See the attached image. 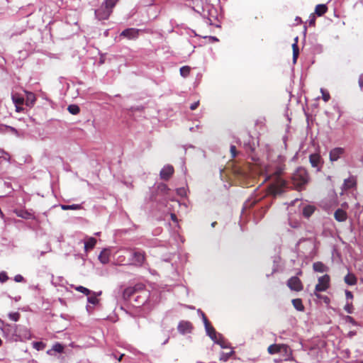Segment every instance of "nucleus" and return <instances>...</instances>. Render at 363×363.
<instances>
[{
  "instance_id": "43",
  "label": "nucleus",
  "mask_w": 363,
  "mask_h": 363,
  "mask_svg": "<svg viewBox=\"0 0 363 363\" xmlns=\"http://www.w3.org/2000/svg\"><path fill=\"white\" fill-rule=\"evenodd\" d=\"M9 279V277L7 276L5 272H0V282L4 283Z\"/></svg>"
},
{
  "instance_id": "6",
  "label": "nucleus",
  "mask_w": 363,
  "mask_h": 363,
  "mask_svg": "<svg viewBox=\"0 0 363 363\" xmlns=\"http://www.w3.org/2000/svg\"><path fill=\"white\" fill-rule=\"evenodd\" d=\"M330 276L325 274L318 278V283L315 287L314 294L319 297L318 292L325 291L330 286Z\"/></svg>"
},
{
  "instance_id": "29",
  "label": "nucleus",
  "mask_w": 363,
  "mask_h": 363,
  "mask_svg": "<svg viewBox=\"0 0 363 363\" xmlns=\"http://www.w3.org/2000/svg\"><path fill=\"white\" fill-rule=\"evenodd\" d=\"M93 294L87 298V301L89 303L96 305L99 303V300L97 298V294L95 292L92 293ZM101 292L100 291L98 295H100Z\"/></svg>"
},
{
  "instance_id": "55",
  "label": "nucleus",
  "mask_w": 363,
  "mask_h": 363,
  "mask_svg": "<svg viewBox=\"0 0 363 363\" xmlns=\"http://www.w3.org/2000/svg\"><path fill=\"white\" fill-rule=\"evenodd\" d=\"M212 42H217L218 41V39L215 36H209L208 37Z\"/></svg>"
},
{
  "instance_id": "50",
  "label": "nucleus",
  "mask_w": 363,
  "mask_h": 363,
  "mask_svg": "<svg viewBox=\"0 0 363 363\" xmlns=\"http://www.w3.org/2000/svg\"><path fill=\"white\" fill-rule=\"evenodd\" d=\"M310 242V244H311L312 246H313V240H312L311 239L301 238V239H300V240H299V241H298V244H301V242Z\"/></svg>"
},
{
  "instance_id": "7",
  "label": "nucleus",
  "mask_w": 363,
  "mask_h": 363,
  "mask_svg": "<svg viewBox=\"0 0 363 363\" xmlns=\"http://www.w3.org/2000/svg\"><path fill=\"white\" fill-rule=\"evenodd\" d=\"M309 162L312 167L315 168L316 172H320L323 165V160L318 153L311 154Z\"/></svg>"
},
{
  "instance_id": "42",
  "label": "nucleus",
  "mask_w": 363,
  "mask_h": 363,
  "mask_svg": "<svg viewBox=\"0 0 363 363\" xmlns=\"http://www.w3.org/2000/svg\"><path fill=\"white\" fill-rule=\"evenodd\" d=\"M345 311L347 313H353V306L352 303H347V304L344 307Z\"/></svg>"
},
{
  "instance_id": "35",
  "label": "nucleus",
  "mask_w": 363,
  "mask_h": 363,
  "mask_svg": "<svg viewBox=\"0 0 363 363\" xmlns=\"http://www.w3.org/2000/svg\"><path fill=\"white\" fill-rule=\"evenodd\" d=\"M17 216L25 219H30L33 218L32 213H29L27 211H22L20 213H17Z\"/></svg>"
},
{
  "instance_id": "52",
  "label": "nucleus",
  "mask_w": 363,
  "mask_h": 363,
  "mask_svg": "<svg viewBox=\"0 0 363 363\" xmlns=\"http://www.w3.org/2000/svg\"><path fill=\"white\" fill-rule=\"evenodd\" d=\"M199 101H196V102L193 103L190 106L191 110H195L199 106Z\"/></svg>"
},
{
  "instance_id": "9",
  "label": "nucleus",
  "mask_w": 363,
  "mask_h": 363,
  "mask_svg": "<svg viewBox=\"0 0 363 363\" xmlns=\"http://www.w3.org/2000/svg\"><path fill=\"white\" fill-rule=\"evenodd\" d=\"M288 287L295 291H300L303 289V284L300 279L297 277H291L287 281Z\"/></svg>"
},
{
  "instance_id": "46",
  "label": "nucleus",
  "mask_w": 363,
  "mask_h": 363,
  "mask_svg": "<svg viewBox=\"0 0 363 363\" xmlns=\"http://www.w3.org/2000/svg\"><path fill=\"white\" fill-rule=\"evenodd\" d=\"M308 24L309 26H315V17L314 16V14H311L309 17V19H308Z\"/></svg>"
},
{
  "instance_id": "8",
  "label": "nucleus",
  "mask_w": 363,
  "mask_h": 363,
  "mask_svg": "<svg viewBox=\"0 0 363 363\" xmlns=\"http://www.w3.org/2000/svg\"><path fill=\"white\" fill-rule=\"evenodd\" d=\"M141 32H143V30L141 29L129 28L123 30L121 33L120 36L127 38L128 40H135L139 37Z\"/></svg>"
},
{
  "instance_id": "13",
  "label": "nucleus",
  "mask_w": 363,
  "mask_h": 363,
  "mask_svg": "<svg viewBox=\"0 0 363 363\" xmlns=\"http://www.w3.org/2000/svg\"><path fill=\"white\" fill-rule=\"evenodd\" d=\"M205 330H206V334L210 337V338L213 341H214L215 343H219L218 338H220V339L223 338L222 335L219 333H217L216 330L214 329V328L211 325H210Z\"/></svg>"
},
{
  "instance_id": "33",
  "label": "nucleus",
  "mask_w": 363,
  "mask_h": 363,
  "mask_svg": "<svg viewBox=\"0 0 363 363\" xmlns=\"http://www.w3.org/2000/svg\"><path fill=\"white\" fill-rule=\"evenodd\" d=\"M12 100L15 105H22L24 102V99L18 95H13Z\"/></svg>"
},
{
  "instance_id": "19",
  "label": "nucleus",
  "mask_w": 363,
  "mask_h": 363,
  "mask_svg": "<svg viewBox=\"0 0 363 363\" xmlns=\"http://www.w3.org/2000/svg\"><path fill=\"white\" fill-rule=\"evenodd\" d=\"M313 268L315 272H325L328 270V267L320 262H314L313 264Z\"/></svg>"
},
{
  "instance_id": "54",
  "label": "nucleus",
  "mask_w": 363,
  "mask_h": 363,
  "mask_svg": "<svg viewBox=\"0 0 363 363\" xmlns=\"http://www.w3.org/2000/svg\"><path fill=\"white\" fill-rule=\"evenodd\" d=\"M358 82H359V86L361 87V89H362V87H363V77H362V75H361L359 77Z\"/></svg>"
},
{
  "instance_id": "41",
  "label": "nucleus",
  "mask_w": 363,
  "mask_h": 363,
  "mask_svg": "<svg viewBox=\"0 0 363 363\" xmlns=\"http://www.w3.org/2000/svg\"><path fill=\"white\" fill-rule=\"evenodd\" d=\"M136 290V287L128 288L125 290V295H128V296H133L135 294Z\"/></svg>"
},
{
  "instance_id": "28",
  "label": "nucleus",
  "mask_w": 363,
  "mask_h": 363,
  "mask_svg": "<svg viewBox=\"0 0 363 363\" xmlns=\"http://www.w3.org/2000/svg\"><path fill=\"white\" fill-rule=\"evenodd\" d=\"M63 350H64V347L60 344V343H55L52 349L50 350H48V353L49 354H52V352L54 351V352H58V353H61L63 352Z\"/></svg>"
},
{
  "instance_id": "63",
  "label": "nucleus",
  "mask_w": 363,
  "mask_h": 363,
  "mask_svg": "<svg viewBox=\"0 0 363 363\" xmlns=\"http://www.w3.org/2000/svg\"><path fill=\"white\" fill-rule=\"evenodd\" d=\"M123 354L120 355V357H118V360L121 361L123 358Z\"/></svg>"
},
{
  "instance_id": "17",
  "label": "nucleus",
  "mask_w": 363,
  "mask_h": 363,
  "mask_svg": "<svg viewBox=\"0 0 363 363\" xmlns=\"http://www.w3.org/2000/svg\"><path fill=\"white\" fill-rule=\"evenodd\" d=\"M26 104L28 106H33L35 102V96L32 92L26 91Z\"/></svg>"
},
{
  "instance_id": "10",
  "label": "nucleus",
  "mask_w": 363,
  "mask_h": 363,
  "mask_svg": "<svg viewBox=\"0 0 363 363\" xmlns=\"http://www.w3.org/2000/svg\"><path fill=\"white\" fill-rule=\"evenodd\" d=\"M3 325V328H1V330L3 333L8 335L11 336V339L13 340V337H16V334L17 333L16 332L17 330H16L15 328H13V326H18L16 324H6L4 325V323L0 320Z\"/></svg>"
},
{
  "instance_id": "60",
  "label": "nucleus",
  "mask_w": 363,
  "mask_h": 363,
  "mask_svg": "<svg viewBox=\"0 0 363 363\" xmlns=\"http://www.w3.org/2000/svg\"><path fill=\"white\" fill-rule=\"evenodd\" d=\"M117 260L119 262H123L124 261V258H123L122 256H118Z\"/></svg>"
},
{
  "instance_id": "40",
  "label": "nucleus",
  "mask_w": 363,
  "mask_h": 363,
  "mask_svg": "<svg viewBox=\"0 0 363 363\" xmlns=\"http://www.w3.org/2000/svg\"><path fill=\"white\" fill-rule=\"evenodd\" d=\"M320 91L322 93V98L323 101L325 102L328 101L330 98V94L328 91H325L323 89H321Z\"/></svg>"
},
{
  "instance_id": "39",
  "label": "nucleus",
  "mask_w": 363,
  "mask_h": 363,
  "mask_svg": "<svg viewBox=\"0 0 363 363\" xmlns=\"http://www.w3.org/2000/svg\"><path fill=\"white\" fill-rule=\"evenodd\" d=\"M233 353V351H231L228 353H224L223 352L220 357V360L221 361H223V362H226L228 360V359L230 357V356L232 355V354Z\"/></svg>"
},
{
  "instance_id": "21",
  "label": "nucleus",
  "mask_w": 363,
  "mask_h": 363,
  "mask_svg": "<svg viewBox=\"0 0 363 363\" xmlns=\"http://www.w3.org/2000/svg\"><path fill=\"white\" fill-rule=\"evenodd\" d=\"M96 243V240L94 238H89L85 242H84V249L86 251H89L91 249H93Z\"/></svg>"
},
{
  "instance_id": "5",
  "label": "nucleus",
  "mask_w": 363,
  "mask_h": 363,
  "mask_svg": "<svg viewBox=\"0 0 363 363\" xmlns=\"http://www.w3.org/2000/svg\"><path fill=\"white\" fill-rule=\"evenodd\" d=\"M13 328L17 330L16 331L17 334H16V337H13V341H24L31 338V333L26 326L18 325V326H13Z\"/></svg>"
},
{
  "instance_id": "44",
  "label": "nucleus",
  "mask_w": 363,
  "mask_h": 363,
  "mask_svg": "<svg viewBox=\"0 0 363 363\" xmlns=\"http://www.w3.org/2000/svg\"><path fill=\"white\" fill-rule=\"evenodd\" d=\"M230 153H231V157L233 158L235 157L238 155V152L236 151V147L235 145H230Z\"/></svg>"
},
{
  "instance_id": "31",
  "label": "nucleus",
  "mask_w": 363,
  "mask_h": 363,
  "mask_svg": "<svg viewBox=\"0 0 363 363\" xmlns=\"http://www.w3.org/2000/svg\"><path fill=\"white\" fill-rule=\"evenodd\" d=\"M292 48H293V62H294V63H296L297 58L298 57V55H299V50H298V45H296V43H293Z\"/></svg>"
},
{
  "instance_id": "22",
  "label": "nucleus",
  "mask_w": 363,
  "mask_h": 363,
  "mask_svg": "<svg viewBox=\"0 0 363 363\" xmlns=\"http://www.w3.org/2000/svg\"><path fill=\"white\" fill-rule=\"evenodd\" d=\"M328 11V7L325 4H318L315 9V13L318 16L324 15Z\"/></svg>"
},
{
  "instance_id": "58",
  "label": "nucleus",
  "mask_w": 363,
  "mask_h": 363,
  "mask_svg": "<svg viewBox=\"0 0 363 363\" xmlns=\"http://www.w3.org/2000/svg\"><path fill=\"white\" fill-rule=\"evenodd\" d=\"M4 155H6V152L3 150L0 149V159L4 157Z\"/></svg>"
},
{
  "instance_id": "53",
  "label": "nucleus",
  "mask_w": 363,
  "mask_h": 363,
  "mask_svg": "<svg viewBox=\"0 0 363 363\" xmlns=\"http://www.w3.org/2000/svg\"><path fill=\"white\" fill-rule=\"evenodd\" d=\"M219 343H217L218 345H220L222 348H227L228 346L225 344V342L222 340V339L218 338Z\"/></svg>"
},
{
  "instance_id": "20",
  "label": "nucleus",
  "mask_w": 363,
  "mask_h": 363,
  "mask_svg": "<svg viewBox=\"0 0 363 363\" xmlns=\"http://www.w3.org/2000/svg\"><path fill=\"white\" fill-rule=\"evenodd\" d=\"M314 211L315 207L313 206L307 205L303 207L302 213L305 218H308L314 213Z\"/></svg>"
},
{
  "instance_id": "34",
  "label": "nucleus",
  "mask_w": 363,
  "mask_h": 363,
  "mask_svg": "<svg viewBox=\"0 0 363 363\" xmlns=\"http://www.w3.org/2000/svg\"><path fill=\"white\" fill-rule=\"evenodd\" d=\"M74 289L79 292H81V293L86 295V296H89L91 293V291L89 289H87L84 286H75Z\"/></svg>"
},
{
  "instance_id": "64",
  "label": "nucleus",
  "mask_w": 363,
  "mask_h": 363,
  "mask_svg": "<svg viewBox=\"0 0 363 363\" xmlns=\"http://www.w3.org/2000/svg\"><path fill=\"white\" fill-rule=\"evenodd\" d=\"M184 190L183 189H178V193L182 194Z\"/></svg>"
},
{
  "instance_id": "57",
  "label": "nucleus",
  "mask_w": 363,
  "mask_h": 363,
  "mask_svg": "<svg viewBox=\"0 0 363 363\" xmlns=\"http://www.w3.org/2000/svg\"><path fill=\"white\" fill-rule=\"evenodd\" d=\"M15 106H16V110L17 112H21L23 110V108L19 106L20 105H15Z\"/></svg>"
},
{
  "instance_id": "25",
  "label": "nucleus",
  "mask_w": 363,
  "mask_h": 363,
  "mask_svg": "<svg viewBox=\"0 0 363 363\" xmlns=\"http://www.w3.org/2000/svg\"><path fill=\"white\" fill-rule=\"evenodd\" d=\"M292 303L294 308L298 311H303L304 306L301 298H295L292 300Z\"/></svg>"
},
{
  "instance_id": "38",
  "label": "nucleus",
  "mask_w": 363,
  "mask_h": 363,
  "mask_svg": "<svg viewBox=\"0 0 363 363\" xmlns=\"http://www.w3.org/2000/svg\"><path fill=\"white\" fill-rule=\"evenodd\" d=\"M20 316H21V315H20V313H18V312H15V313H10L9 314V318H10L11 320H12L15 321V322H16V321H18V320H19Z\"/></svg>"
},
{
  "instance_id": "45",
  "label": "nucleus",
  "mask_w": 363,
  "mask_h": 363,
  "mask_svg": "<svg viewBox=\"0 0 363 363\" xmlns=\"http://www.w3.org/2000/svg\"><path fill=\"white\" fill-rule=\"evenodd\" d=\"M345 297H346L347 301L353 299L354 296H353L352 293L350 291L345 290Z\"/></svg>"
},
{
  "instance_id": "11",
  "label": "nucleus",
  "mask_w": 363,
  "mask_h": 363,
  "mask_svg": "<svg viewBox=\"0 0 363 363\" xmlns=\"http://www.w3.org/2000/svg\"><path fill=\"white\" fill-rule=\"evenodd\" d=\"M174 173V168L172 165H165L160 171V175L162 179L167 181Z\"/></svg>"
},
{
  "instance_id": "16",
  "label": "nucleus",
  "mask_w": 363,
  "mask_h": 363,
  "mask_svg": "<svg viewBox=\"0 0 363 363\" xmlns=\"http://www.w3.org/2000/svg\"><path fill=\"white\" fill-rule=\"evenodd\" d=\"M344 281L347 285L354 286L357 283V278L354 274L348 272L347 274L344 277Z\"/></svg>"
},
{
  "instance_id": "47",
  "label": "nucleus",
  "mask_w": 363,
  "mask_h": 363,
  "mask_svg": "<svg viewBox=\"0 0 363 363\" xmlns=\"http://www.w3.org/2000/svg\"><path fill=\"white\" fill-rule=\"evenodd\" d=\"M202 320H203V324H204V326H205V329L211 325V324H210L208 320L207 319L206 315H203V319Z\"/></svg>"
},
{
  "instance_id": "12",
  "label": "nucleus",
  "mask_w": 363,
  "mask_h": 363,
  "mask_svg": "<svg viewBox=\"0 0 363 363\" xmlns=\"http://www.w3.org/2000/svg\"><path fill=\"white\" fill-rule=\"evenodd\" d=\"M345 153V149L342 147H335L330 151V160L335 162L338 160L341 156Z\"/></svg>"
},
{
  "instance_id": "61",
  "label": "nucleus",
  "mask_w": 363,
  "mask_h": 363,
  "mask_svg": "<svg viewBox=\"0 0 363 363\" xmlns=\"http://www.w3.org/2000/svg\"><path fill=\"white\" fill-rule=\"evenodd\" d=\"M347 182H349V179H345V184L347 185V186L350 188L352 186V184H347Z\"/></svg>"
},
{
  "instance_id": "48",
  "label": "nucleus",
  "mask_w": 363,
  "mask_h": 363,
  "mask_svg": "<svg viewBox=\"0 0 363 363\" xmlns=\"http://www.w3.org/2000/svg\"><path fill=\"white\" fill-rule=\"evenodd\" d=\"M202 320H203V324H204V326H205V329L211 325V324H210L208 320L207 319L206 315H203V319Z\"/></svg>"
},
{
  "instance_id": "62",
  "label": "nucleus",
  "mask_w": 363,
  "mask_h": 363,
  "mask_svg": "<svg viewBox=\"0 0 363 363\" xmlns=\"http://www.w3.org/2000/svg\"><path fill=\"white\" fill-rule=\"evenodd\" d=\"M171 217H172V219L173 220H177V217H176V216H175L174 214H172V215H171Z\"/></svg>"
},
{
  "instance_id": "32",
  "label": "nucleus",
  "mask_w": 363,
  "mask_h": 363,
  "mask_svg": "<svg viewBox=\"0 0 363 363\" xmlns=\"http://www.w3.org/2000/svg\"><path fill=\"white\" fill-rule=\"evenodd\" d=\"M257 203V200L255 199H248L246 201L243 205V211H245L247 208H251L252 206H254Z\"/></svg>"
},
{
  "instance_id": "2",
  "label": "nucleus",
  "mask_w": 363,
  "mask_h": 363,
  "mask_svg": "<svg viewBox=\"0 0 363 363\" xmlns=\"http://www.w3.org/2000/svg\"><path fill=\"white\" fill-rule=\"evenodd\" d=\"M118 1L119 0H104L94 11L96 18L99 21L107 20Z\"/></svg>"
},
{
  "instance_id": "3",
  "label": "nucleus",
  "mask_w": 363,
  "mask_h": 363,
  "mask_svg": "<svg viewBox=\"0 0 363 363\" xmlns=\"http://www.w3.org/2000/svg\"><path fill=\"white\" fill-rule=\"evenodd\" d=\"M308 181V174L306 169L302 167L297 168L291 176L292 184L298 190H302Z\"/></svg>"
},
{
  "instance_id": "1",
  "label": "nucleus",
  "mask_w": 363,
  "mask_h": 363,
  "mask_svg": "<svg viewBox=\"0 0 363 363\" xmlns=\"http://www.w3.org/2000/svg\"><path fill=\"white\" fill-rule=\"evenodd\" d=\"M284 162V158L279 156L277 164L270 165L266 170L267 179L272 181L270 185V191L274 196L281 195L286 189L290 187L289 184L281 177L285 168Z\"/></svg>"
},
{
  "instance_id": "24",
  "label": "nucleus",
  "mask_w": 363,
  "mask_h": 363,
  "mask_svg": "<svg viewBox=\"0 0 363 363\" xmlns=\"http://www.w3.org/2000/svg\"><path fill=\"white\" fill-rule=\"evenodd\" d=\"M251 140L250 137H249L247 141L243 143V147L247 152H252L255 150L254 143Z\"/></svg>"
},
{
  "instance_id": "37",
  "label": "nucleus",
  "mask_w": 363,
  "mask_h": 363,
  "mask_svg": "<svg viewBox=\"0 0 363 363\" xmlns=\"http://www.w3.org/2000/svg\"><path fill=\"white\" fill-rule=\"evenodd\" d=\"M190 73V68L188 66H184L180 68V74L182 77H186Z\"/></svg>"
},
{
  "instance_id": "30",
  "label": "nucleus",
  "mask_w": 363,
  "mask_h": 363,
  "mask_svg": "<svg viewBox=\"0 0 363 363\" xmlns=\"http://www.w3.org/2000/svg\"><path fill=\"white\" fill-rule=\"evenodd\" d=\"M67 110L72 115H77L80 112L79 107L75 104L68 106Z\"/></svg>"
},
{
  "instance_id": "15",
  "label": "nucleus",
  "mask_w": 363,
  "mask_h": 363,
  "mask_svg": "<svg viewBox=\"0 0 363 363\" xmlns=\"http://www.w3.org/2000/svg\"><path fill=\"white\" fill-rule=\"evenodd\" d=\"M191 329V324L188 321H181L178 325V330L179 333L184 334L189 333Z\"/></svg>"
},
{
  "instance_id": "56",
  "label": "nucleus",
  "mask_w": 363,
  "mask_h": 363,
  "mask_svg": "<svg viewBox=\"0 0 363 363\" xmlns=\"http://www.w3.org/2000/svg\"><path fill=\"white\" fill-rule=\"evenodd\" d=\"M348 319L350 320V322L352 323L353 325H356V322L353 318L348 316Z\"/></svg>"
},
{
  "instance_id": "51",
  "label": "nucleus",
  "mask_w": 363,
  "mask_h": 363,
  "mask_svg": "<svg viewBox=\"0 0 363 363\" xmlns=\"http://www.w3.org/2000/svg\"><path fill=\"white\" fill-rule=\"evenodd\" d=\"M5 128L9 130L11 133L16 134L18 133L17 130L11 126L9 125H5Z\"/></svg>"
},
{
  "instance_id": "27",
  "label": "nucleus",
  "mask_w": 363,
  "mask_h": 363,
  "mask_svg": "<svg viewBox=\"0 0 363 363\" xmlns=\"http://www.w3.org/2000/svg\"><path fill=\"white\" fill-rule=\"evenodd\" d=\"M62 210H79L82 208V204L61 205Z\"/></svg>"
},
{
  "instance_id": "49",
  "label": "nucleus",
  "mask_w": 363,
  "mask_h": 363,
  "mask_svg": "<svg viewBox=\"0 0 363 363\" xmlns=\"http://www.w3.org/2000/svg\"><path fill=\"white\" fill-rule=\"evenodd\" d=\"M14 281L16 282H22L24 281V278L22 275L21 274H17L14 277Z\"/></svg>"
},
{
  "instance_id": "59",
  "label": "nucleus",
  "mask_w": 363,
  "mask_h": 363,
  "mask_svg": "<svg viewBox=\"0 0 363 363\" xmlns=\"http://www.w3.org/2000/svg\"><path fill=\"white\" fill-rule=\"evenodd\" d=\"M197 312L201 315V318L203 319V315H205V313L201 309H198Z\"/></svg>"
},
{
  "instance_id": "26",
  "label": "nucleus",
  "mask_w": 363,
  "mask_h": 363,
  "mask_svg": "<svg viewBox=\"0 0 363 363\" xmlns=\"http://www.w3.org/2000/svg\"><path fill=\"white\" fill-rule=\"evenodd\" d=\"M281 347H282V346L280 345L274 344V345H271L268 347L267 350L269 354H274L279 352Z\"/></svg>"
},
{
  "instance_id": "23",
  "label": "nucleus",
  "mask_w": 363,
  "mask_h": 363,
  "mask_svg": "<svg viewBox=\"0 0 363 363\" xmlns=\"http://www.w3.org/2000/svg\"><path fill=\"white\" fill-rule=\"evenodd\" d=\"M142 293L143 294V296L138 295L135 298V301L140 305H143L147 300V291H143Z\"/></svg>"
},
{
  "instance_id": "18",
  "label": "nucleus",
  "mask_w": 363,
  "mask_h": 363,
  "mask_svg": "<svg viewBox=\"0 0 363 363\" xmlns=\"http://www.w3.org/2000/svg\"><path fill=\"white\" fill-rule=\"evenodd\" d=\"M109 252L104 249L103 250L99 255V259L102 264H107L109 262Z\"/></svg>"
},
{
  "instance_id": "36",
  "label": "nucleus",
  "mask_w": 363,
  "mask_h": 363,
  "mask_svg": "<svg viewBox=\"0 0 363 363\" xmlns=\"http://www.w3.org/2000/svg\"><path fill=\"white\" fill-rule=\"evenodd\" d=\"M45 347V345L43 342H33V347L37 350H43Z\"/></svg>"
},
{
  "instance_id": "14",
  "label": "nucleus",
  "mask_w": 363,
  "mask_h": 363,
  "mask_svg": "<svg viewBox=\"0 0 363 363\" xmlns=\"http://www.w3.org/2000/svg\"><path fill=\"white\" fill-rule=\"evenodd\" d=\"M335 219L338 222H344L347 218V214L342 208L337 209L334 213Z\"/></svg>"
},
{
  "instance_id": "4",
  "label": "nucleus",
  "mask_w": 363,
  "mask_h": 363,
  "mask_svg": "<svg viewBox=\"0 0 363 363\" xmlns=\"http://www.w3.org/2000/svg\"><path fill=\"white\" fill-rule=\"evenodd\" d=\"M125 250L130 255L128 264L135 267L143 266L145 261V253L143 250L138 248H127Z\"/></svg>"
}]
</instances>
